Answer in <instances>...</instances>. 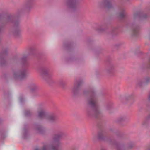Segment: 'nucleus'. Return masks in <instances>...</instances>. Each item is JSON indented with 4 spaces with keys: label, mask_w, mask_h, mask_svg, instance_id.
<instances>
[{
    "label": "nucleus",
    "mask_w": 150,
    "mask_h": 150,
    "mask_svg": "<svg viewBox=\"0 0 150 150\" xmlns=\"http://www.w3.org/2000/svg\"><path fill=\"white\" fill-rule=\"evenodd\" d=\"M64 135L63 132L60 131L53 136V140L49 144L44 145L42 149L36 147L34 150H61V148L59 146L61 143L59 140Z\"/></svg>",
    "instance_id": "f257e3e1"
},
{
    "label": "nucleus",
    "mask_w": 150,
    "mask_h": 150,
    "mask_svg": "<svg viewBox=\"0 0 150 150\" xmlns=\"http://www.w3.org/2000/svg\"><path fill=\"white\" fill-rule=\"evenodd\" d=\"M91 96L88 100V104L93 108L92 110H87V114L89 116H94L97 117L100 113L99 107L97 103V100L95 93L93 92L91 93Z\"/></svg>",
    "instance_id": "f03ea898"
},
{
    "label": "nucleus",
    "mask_w": 150,
    "mask_h": 150,
    "mask_svg": "<svg viewBox=\"0 0 150 150\" xmlns=\"http://www.w3.org/2000/svg\"><path fill=\"white\" fill-rule=\"evenodd\" d=\"M28 74V70L26 67L23 68L19 71H13V77L16 79L21 80L26 78Z\"/></svg>",
    "instance_id": "7ed1b4c3"
},
{
    "label": "nucleus",
    "mask_w": 150,
    "mask_h": 150,
    "mask_svg": "<svg viewBox=\"0 0 150 150\" xmlns=\"http://www.w3.org/2000/svg\"><path fill=\"white\" fill-rule=\"evenodd\" d=\"M100 7H104L108 9H112L114 6V1L113 0H105L104 2L99 4Z\"/></svg>",
    "instance_id": "20e7f679"
},
{
    "label": "nucleus",
    "mask_w": 150,
    "mask_h": 150,
    "mask_svg": "<svg viewBox=\"0 0 150 150\" xmlns=\"http://www.w3.org/2000/svg\"><path fill=\"white\" fill-rule=\"evenodd\" d=\"M14 27L16 29L13 32V35L16 37H17L20 35L21 30L19 28V22L18 21H13Z\"/></svg>",
    "instance_id": "39448f33"
},
{
    "label": "nucleus",
    "mask_w": 150,
    "mask_h": 150,
    "mask_svg": "<svg viewBox=\"0 0 150 150\" xmlns=\"http://www.w3.org/2000/svg\"><path fill=\"white\" fill-rule=\"evenodd\" d=\"M115 146L117 150H127L129 149L132 148L133 146V144L132 143L126 145L116 144Z\"/></svg>",
    "instance_id": "423d86ee"
},
{
    "label": "nucleus",
    "mask_w": 150,
    "mask_h": 150,
    "mask_svg": "<svg viewBox=\"0 0 150 150\" xmlns=\"http://www.w3.org/2000/svg\"><path fill=\"white\" fill-rule=\"evenodd\" d=\"M81 83V82L79 81L76 80L75 81L74 86L72 89V93L74 95H76L79 89V87Z\"/></svg>",
    "instance_id": "0eeeda50"
},
{
    "label": "nucleus",
    "mask_w": 150,
    "mask_h": 150,
    "mask_svg": "<svg viewBox=\"0 0 150 150\" xmlns=\"http://www.w3.org/2000/svg\"><path fill=\"white\" fill-rule=\"evenodd\" d=\"M8 50H5L1 52L0 54V64H3L6 62V55L8 52Z\"/></svg>",
    "instance_id": "6e6552de"
},
{
    "label": "nucleus",
    "mask_w": 150,
    "mask_h": 150,
    "mask_svg": "<svg viewBox=\"0 0 150 150\" xmlns=\"http://www.w3.org/2000/svg\"><path fill=\"white\" fill-rule=\"evenodd\" d=\"M47 120L51 122H53L56 121L57 120V117L54 113L50 114H47L46 119Z\"/></svg>",
    "instance_id": "1a4fd4ad"
},
{
    "label": "nucleus",
    "mask_w": 150,
    "mask_h": 150,
    "mask_svg": "<svg viewBox=\"0 0 150 150\" xmlns=\"http://www.w3.org/2000/svg\"><path fill=\"white\" fill-rule=\"evenodd\" d=\"M150 83V77H146L143 81L140 80L137 83V84L139 86H142L143 84H147Z\"/></svg>",
    "instance_id": "9d476101"
},
{
    "label": "nucleus",
    "mask_w": 150,
    "mask_h": 150,
    "mask_svg": "<svg viewBox=\"0 0 150 150\" xmlns=\"http://www.w3.org/2000/svg\"><path fill=\"white\" fill-rule=\"evenodd\" d=\"M139 27L137 25H133L132 27V35L133 36H136L138 34Z\"/></svg>",
    "instance_id": "9b49d317"
},
{
    "label": "nucleus",
    "mask_w": 150,
    "mask_h": 150,
    "mask_svg": "<svg viewBox=\"0 0 150 150\" xmlns=\"http://www.w3.org/2000/svg\"><path fill=\"white\" fill-rule=\"evenodd\" d=\"M68 6L71 8H73L76 6V2L75 0H65Z\"/></svg>",
    "instance_id": "f8f14e48"
},
{
    "label": "nucleus",
    "mask_w": 150,
    "mask_h": 150,
    "mask_svg": "<svg viewBox=\"0 0 150 150\" xmlns=\"http://www.w3.org/2000/svg\"><path fill=\"white\" fill-rule=\"evenodd\" d=\"M50 72L49 69L47 67L42 68L40 70V72L42 75H46L48 74Z\"/></svg>",
    "instance_id": "ddd939ff"
},
{
    "label": "nucleus",
    "mask_w": 150,
    "mask_h": 150,
    "mask_svg": "<svg viewBox=\"0 0 150 150\" xmlns=\"http://www.w3.org/2000/svg\"><path fill=\"white\" fill-rule=\"evenodd\" d=\"M38 117L41 118L46 119L47 114L43 110H42L38 112Z\"/></svg>",
    "instance_id": "4468645a"
},
{
    "label": "nucleus",
    "mask_w": 150,
    "mask_h": 150,
    "mask_svg": "<svg viewBox=\"0 0 150 150\" xmlns=\"http://www.w3.org/2000/svg\"><path fill=\"white\" fill-rule=\"evenodd\" d=\"M147 16L146 14H143L142 13H135L134 15V18L137 17L141 18H145Z\"/></svg>",
    "instance_id": "2eb2a0df"
},
{
    "label": "nucleus",
    "mask_w": 150,
    "mask_h": 150,
    "mask_svg": "<svg viewBox=\"0 0 150 150\" xmlns=\"http://www.w3.org/2000/svg\"><path fill=\"white\" fill-rule=\"evenodd\" d=\"M33 4V0H28L25 4V6L27 8H31Z\"/></svg>",
    "instance_id": "dca6fc26"
},
{
    "label": "nucleus",
    "mask_w": 150,
    "mask_h": 150,
    "mask_svg": "<svg viewBox=\"0 0 150 150\" xmlns=\"http://www.w3.org/2000/svg\"><path fill=\"white\" fill-rule=\"evenodd\" d=\"M114 67L113 65H110L107 68L106 71L107 73L110 74L112 73L114 71Z\"/></svg>",
    "instance_id": "f3484780"
},
{
    "label": "nucleus",
    "mask_w": 150,
    "mask_h": 150,
    "mask_svg": "<svg viewBox=\"0 0 150 150\" xmlns=\"http://www.w3.org/2000/svg\"><path fill=\"white\" fill-rule=\"evenodd\" d=\"M13 20V17L11 16H7L4 18V23H6L12 22Z\"/></svg>",
    "instance_id": "a211bd4d"
},
{
    "label": "nucleus",
    "mask_w": 150,
    "mask_h": 150,
    "mask_svg": "<svg viewBox=\"0 0 150 150\" xmlns=\"http://www.w3.org/2000/svg\"><path fill=\"white\" fill-rule=\"evenodd\" d=\"M127 117L125 116H123L119 117L117 119V122H121L126 121L127 119Z\"/></svg>",
    "instance_id": "6ab92c4d"
},
{
    "label": "nucleus",
    "mask_w": 150,
    "mask_h": 150,
    "mask_svg": "<svg viewBox=\"0 0 150 150\" xmlns=\"http://www.w3.org/2000/svg\"><path fill=\"white\" fill-rule=\"evenodd\" d=\"M126 13L124 9H121L120 12L119 13V17L120 18H124L126 16Z\"/></svg>",
    "instance_id": "aec40b11"
},
{
    "label": "nucleus",
    "mask_w": 150,
    "mask_h": 150,
    "mask_svg": "<svg viewBox=\"0 0 150 150\" xmlns=\"http://www.w3.org/2000/svg\"><path fill=\"white\" fill-rule=\"evenodd\" d=\"M98 137L99 139H103L104 138V132H100L98 133Z\"/></svg>",
    "instance_id": "412c9836"
},
{
    "label": "nucleus",
    "mask_w": 150,
    "mask_h": 150,
    "mask_svg": "<svg viewBox=\"0 0 150 150\" xmlns=\"http://www.w3.org/2000/svg\"><path fill=\"white\" fill-rule=\"evenodd\" d=\"M112 105L111 104H109L106 105V109L107 110L109 111L110 109H112Z\"/></svg>",
    "instance_id": "4be33fe9"
},
{
    "label": "nucleus",
    "mask_w": 150,
    "mask_h": 150,
    "mask_svg": "<svg viewBox=\"0 0 150 150\" xmlns=\"http://www.w3.org/2000/svg\"><path fill=\"white\" fill-rule=\"evenodd\" d=\"M38 88L37 86L35 85H33L32 88H31V90L32 91H34L37 90Z\"/></svg>",
    "instance_id": "5701e85b"
},
{
    "label": "nucleus",
    "mask_w": 150,
    "mask_h": 150,
    "mask_svg": "<svg viewBox=\"0 0 150 150\" xmlns=\"http://www.w3.org/2000/svg\"><path fill=\"white\" fill-rule=\"evenodd\" d=\"M21 60H22L23 63H24V64L25 63V64H28V62H27V59H26V57H23L22 58Z\"/></svg>",
    "instance_id": "b1692460"
},
{
    "label": "nucleus",
    "mask_w": 150,
    "mask_h": 150,
    "mask_svg": "<svg viewBox=\"0 0 150 150\" xmlns=\"http://www.w3.org/2000/svg\"><path fill=\"white\" fill-rule=\"evenodd\" d=\"M60 83L61 85L63 87H64L66 84V82L64 81H60Z\"/></svg>",
    "instance_id": "393cba45"
},
{
    "label": "nucleus",
    "mask_w": 150,
    "mask_h": 150,
    "mask_svg": "<svg viewBox=\"0 0 150 150\" xmlns=\"http://www.w3.org/2000/svg\"><path fill=\"white\" fill-rule=\"evenodd\" d=\"M37 129L40 132H41L42 130V128L41 126H39L37 128Z\"/></svg>",
    "instance_id": "a878e982"
},
{
    "label": "nucleus",
    "mask_w": 150,
    "mask_h": 150,
    "mask_svg": "<svg viewBox=\"0 0 150 150\" xmlns=\"http://www.w3.org/2000/svg\"><path fill=\"white\" fill-rule=\"evenodd\" d=\"M147 119H150V115H149L147 117Z\"/></svg>",
    "instance_id": "bb28decb"
},
{
    "label": "nucleus",
    "mask_w": 150,
    "mask_h": 150,
    "mask_svg": "<svg viewBox=\"0 0 150 150\" xmlns=\"http://www.w3.org/2000/svg\"><path fill=\"white\" fill-rule=\"evenodd\" d=\"M23 98H21L20 99V101L21 102H22L23 101Z\"/></svg>",
    "instance_id": "cd10ccee"
},
{
    "label": "nucleus",
    "mask_w": 150,
    "mask_h": 150,
    "mask_svg": "<svg viewBox=\"0 0 150 150\" xmlns=\"http://www.w3.org/2000/svg\"><path fill=\"white\" fill-rule=\"evenodd\" d=\"M149 100L150 101V94L149 97Z\"/></svg>",
    "instance_id": "c85d7f7f"
},
{
    "label": "nucleus",
    "mask_w": 150,
    "mask_h": 150,
    "mask_svg": "<svg viewBox=\"0 0 150 150\" xmlns=\"http://www.w3.org/2000/svg\"><path fill=\"white\" fill-rule=\"evenodd\" d=\"M1 28H0V32H1Z\"/></svg>",
    "instance_id": "c756f323"
},
{
    "label": "nucleus",
    "mask_w": 150,
    "mask_h": 150,
    "mask_svg": "<svg viewBox=\"0 0 150 150\" xmlns=\"http://www.w3.org/2000/svg\"><path fill=\"white\" fill-rule=\"evenodd\" d=\"M25 115H28V114H27V113H25Z\"/></svg>",
    "instance_id": "7c9ffc66"
}]
</instances>
